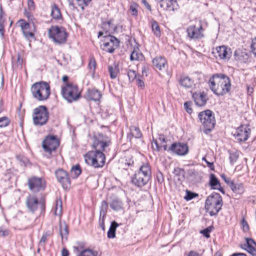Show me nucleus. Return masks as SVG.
I'll return each mask as SVG.
<instances>
[{
	"mask_svg": "<svg viewBox=\"0 0 256 256\" xmlns=\"http://www.w3.org/2000/svg\"><path fill=\"white\" fill-rule=\"evenodd\" d=\"M171 151L178 155H184L188 152V147L186 144L180 142H174L168 148V151Z\"/></svg>",
	"mask_w": 256,
	"mask_h": 256,
	"instance_id": "obj_25",
	"label": "nucleus"
},
{
	"mask_svg": "<svg viewBox=\"0 0 256 256\" xmlns=\"http://www.w3.org/2000/svg\"><path fill=\"white\" fill-rule=\"evenodd\" d=\"M55 175L58 181L64 189L66 190L70 188L71 182L67 172L62 168H59L55 172Z\"/></svg>",
	"mask_w": 256,
	"mask_h": 256,
	"instance_id": "obj_17",
	"label": "nucleus"
},
{
	"mask_svg": "<svg viewBox=\"0 0 256 256\" xmlns=\"http://www.w3.org/2000/svg\"><path fill=\"white\" fill-rule=\"evenodd\" d=\"M213 54L216 58L228 61L231 58L232 52L230 48L225 46H222L216 47Z\"/></svg>",
	"mask_w": 256,
	"mask_h": 256,
	"instance_id": "obj_18",
	"label": "nucleus"
},
{
	"mask_svg": "<svg viewBox=\"0 0 256 256\" xmlns=\"http://www.w3.org/2000/svg\"><path fill=\"white\" fill-rule=\"evenodd\" d=\"M63 84L60 88V94L68 102H72L82 97V90L74 82L70 81L69 77L64 75L62 77Z\"/></svg>",
	"mask_w": 256,
	"mask_h": 256,
	"instance_id": "obj_2",
	"label": "nucleus"
},
{
	"mask_svg": "<svg viewBox=\"0 0 256 256\" xmlns=\"http://www.w3.org/2000/svg\"><path fill=\"white\" fill-rule=\"evenodd\" d=\"M193 25V38H201L204 36V29L201 20L196 18Z\"/></svg>",
	"mask_w": 256,
	"mask_h": 256,
	"instance_id": "obj_29",
	"label": "nucleus"
},
{
	"mask_svg": "<svg viewBox=\"0 0 256 256\" xmlns=\"http://www.w3.org/2000/svg\"><path fill=\"white\" fill-rule=\"evenodd\" d=\"M142 4L150 12H152V7L146 0H141Z\"/></svg>",
	"mask_w": 256,
	"mask_h": 256,
	"instance_id": "obj_60",
	"label": "nucleus"
},
{
	"mask_svg": "<svg viewBox=\"0 0 256 256\" xmlns=\"http://www.w3.org/2000/svg\"><path fill=\"white\" fill-rule=\"evenodd\" d=\"M97 68V63L96 60L94 56H91L89 58L88 64V68L90 72L92 73L94 76L96 73V70Z\"/></svg>",
	"mask_w": 256,
	"mask_h": 256,
	"instance_id": "obj_38",
	"label": "nucleus"
},
{
	"mask_svg": "<svg viewBox=\"0 0 256 256\" xmlns=\"http://www.w3.org/2000/svg\"><path fill=\"white\" fill-rule=\"evenodd\" d=\"M223 200L220 194L217 192H212L208 196L205 202L206 212L211 216H216L222 210Z\"/></svg>",
	"mask_w": 256,
	"mask_h": 256,
	"instance_id": "obj_5",
	"label": "nucleus"
},
{
	"mask_svg": "<svg viewBox=\"0 0 256 256\" xmlns=\"http://www.w3.org/2000/svg\"><path fill=\"white\" fill-rule=\"evenodd\" d=\"M139 5L134 2H130L129 11L130 12V14L134 18H136L138 16V8Z\"/></svg>",
	"mask_w": 256,
	"mask_h": 256,
	"instance_id": "obj_45",
	"label": "nucleus"
},
{
	"mask_svg": "<svg viewBox=\"0 0 256 256\" xmlns=\"http://www.w3.org/2000/svg\"><path fill=\"white\" fill-rule=\"evenodd\" d=\"M136 82L138 87L141 90H143L144 88V83L142 80L138 78L136 79Z\"/></svg>",
	"mask_w": 256,
	"mask_h": 256,
	"instance_id": "obj_58",
	"label": "nucleus"
},
{
	"mask_svg": "<svg viewBox=\"0 0 256 256\" xmlns=\"http://www.w3.org/2000/svg\"><path fill=\"white\" fill-rule=\"evenodd\" d=\"M32 97L37 101L44 102L49 99L51 90L50 84L44 81H40L33 84L30 88Z\"/></svg>",
	"mask_w": 256,
	"mask_h": 256,
	"instance_id": "obj_3",
	"label": "nucleus"
},
{
	"mask_svg": "<svg viewBox=\"0 0 256 256\" xmlns=\"http://www.w3.org/2000/svg\"><path fill=\"white\" fill-rule=\"evenodd\" d=\"M108 208V203L104 200L102 201V202L100 214L99 218V224L103 230H105V218Z\"/></svg>",
	"mask_w": 256,
	"mask_h": 256,
	"instance_id": "obj_31",
	"label": "nucleus"
},
{
	"mask_svg": "<svg viewBox=\"0 0 256 256\" xmlns=\"http://www.w3.org/2000/svg\"><path fill=\"white\" fill-rule=\"evenodd\" d=\"M84 157L86 164L95 168L103 167L106 162V156L102 152L90 150Z\"/></svg>",
	"mask_w": 256,
	"mask_h": 256,
	"instance_id": "obj_9",
	"label": "nucleus"
},
{
	"mask_svg": "<svg viewBox=\"0 0 256 256\" xmlns=\"http://www.w3.org/2000/svg\"><path fill=\"white\" fill-rule=\"evenodd\" d=\"M50 16H51V20L62 23L64 22V19L62 14L60 8L58 6L56 3L53 2L51 4Z\"/></svg>",
	"mask_w": 256,
	"mask_h": 256,
	"instance_id": "obj_22",
	"label": "nucleus"
},
{
	"mask_svg": "<svg viewBox=\"0 0 256 256\" xmlns=\"http://www.w3.org/2000/svg\"><path fill=\"white\" fill-rule=\"evenodd\" d=\"M151 175V168L148 163L144 164L132 178V182L138 187H142L148 182Z\"/></svg>",
	"mask_w": 256,
	"mask_h": 256,
	"instance_id": "obj_7",
	"label": "nucleus"
},
{
	"mask_svg": "<svg viewBox=\"0 0 256 256\" xmlns=\"http://www.w3.org/2000/svg\"><path fill=\"white\" fill-rule=\"evenodd\" d=\"M208 86L213 93L218 96H223L231 90V80L230 78L223 74H216L210 77Z\"/></svg>",
	"mask_w": 256,
	"mask_h": 256,
	"instance_id": "obj_1",
	"label": "nucleus"
},
{
	"mask_svg": "<svg viewBox=\"0 0 256 256\" xmlns=\"http://www.w3.org/2000/svg\"><path fill=\"white\" fill-rule=\"evenodd\" d=\"M151 27L152 32L154 34L157 38H160L161 36L160 28L158 22L154 20H151Z\"/></svg>",
	"mask_w": 256,
	"mask_h": 256,
	"instance_id": "obj_40",
	"label": "nucleus"
},
{
	"mask_svg": "<svg viewBox=\"0 0 256 256\" xmlns=\"http://www.w3.org/2000/svg\"><path fill=\"white\" fill-rule=\"evenodd\" d=\"M203 198L202 194H198L193 192V200H195L196 203L202 204V199Z\"/></svg>",
	"mask_w": 256,
	"mask_h": 256,
	"instance_id": "obj_54",
	"label": "nucleus"
},
{
	"mask_svg": "<svg viewBox=\"0 0 256 256\" xmlns=\"http://www.w3.org/2000/svg\"><path fill=\"white\" fill-rule=\"evenodd\" d=\"M34 12L24 10V16L27 19L26 22L32 24V25L36 24V19L33 14Z\"/></svg>",
	"mask_w": 256,
	"mask_h": 256,
	"instance_id": "obj_41",
	"label": "nucleus"
},
{
	"mask_svg": "<svg viewBox=\"0 0 256 256\" xmlns=\"http://www.w3.org/2000/svg\"><path fill=\"white\" fill-rule=\"evenodd\" d=\"M101 47L104 50L112 53L119 46L120 41L115 36L108 34L104 37Z\"/></svg>",
	"mask_w": 256,
	"mask_h": 256,
	"instance_id": "obj_15",
	"label": "nucleus"
},
{
	"mask_svg": "<svg viewBox=\"0 0 256 256\" xmlns=\"http://www.w3.org/2000/svg\"><path fill=\"white\" fill-rule=\"evenodd\" d=\"M6 16H0V34L2 38H4L5 29L4 26L6 24Z\"/></svg>",
	"mask_w": 256,
	"mask_h": 256,
	"instance_id": "obj_47",
	"label": "nucleus"
},
{
	"mask_svg": "<svg viewBox=\"0 0 256 256\" xmlns=\"http://www.w3.org/2000/svg\"><path fill=\"white\" fill-rule=\"evenodd\" d=\"M111 208L114 210H117L119 206L117 201H113L110 204Z\"/></svg>",
	"mask_w": 256,
	"mask_h": 256,
	"instance_id": "obj_63",
	"label": "nucleus"
},
{
	"mask_svg": "<svg viewBox=\"0 0 256 256\" xmlns=\"http://www.w3.org/2000/svg\"><path fill=\"white\" fill-rule=\"evenodd\" d=\"M10 122V119L6 116L0 118V128H4L8 126Z\"/></svg>",
	"mask_w": 256,
	"mask_h": 256,
	"instance_id": "obj_50",
	"label": "nucleus"
},
{
	"mask_svg": "<svg viewBox=\"0 0 256 256\" xmlns=\"http://www.w3.org/2000/svg\"><path fill=\"white\" fill-rule=\"evenodd\" d=\"M230 160L231 164H234L235 163L238 158L239 154L238 152L236 150V151H230Z\"/></svg>",
	"mask_w": 256,
	"mask_h": 256,
	"instance_id": "obj_48",
	"label": "nucleus"
},
{
	"mask_svg": "<svg viewBox=\"0 0 256 256\" xmlns=\"http://www.w3.org/2000/svg\"><path fill=\"white\" fill-rule=\"evenodd\" d=\"M214 230V227L213 226H210L208 227L201 230L200 231V233L202 234L203 236H205L206 238H209L210 237V233Z\"/></svg>",
	"mask_w": 256,
	"mask_h": 256,
	"instance_id": "obj_49",
	"label": "nucleus"
},
{
	"mask_svg": "<svg viewBox=\"0 0 256 256\" xmlns=\"http://www.w3.org/2000/svg\"><path fill=\"white\" fill-rule=\"evenodd\" d=\"M54 214L61 218L62 214V202L61 198H57L54 205Z\"/></svg>",
	"mask_w": 256,
	"mask_h": 256,
	"instance_id": "obj_37",
	"label": "nucleus"
},
{
	"mask_svg": "<svg viewBox=\"0 0 256 256\" xmlns=\"http://www.w3.org/2000/svg\"><path fill=\"white\" fill-rule=\"evenodd\" d=\"M60 143V139L56 135L48 134L44 138L42 148L47 158H50L56 155Z\"/></svg>",
	"mask_w": 256,
	"mask_h": 256,
	"instance_id": "obj_6",
	"label": "nucleus"
},
{
	"mask_svg": "<svg viewBox=\"0 0 256 256\" xmlns=\"http://www.w3.org/2000/svg\"><path fill=\"white\" fill-rule=\"evenodd\" d=\"M48 35L55 42L63 44L66 42L68 34L64 27L52 26L48 30Z\"/></svg>",
	"mask_w": 256,
	"mask_h": 256,
	"instance_id": "obj_12",
	"label": "nucleus"
},
{
	"mask_svg": "<svg viewBox=\"0 0 256 256\" xmlns=\"http://www.w3.org/2000/svg\"><path fill=\"white\" fill-rule=\"evenodd\" d=\"M152 64L154 68L162 71L168 67V62L166 58L162 56H157L152 60Z\"/></svg>",
	"mask_w": 256,
	"mask_h": 256,
	"instance_id": "obj_26",
	"label": "nucleus"
},
{
	"mask_svg": "<svg viewBox=\"0 0 256 256\" xmlns=\"http://www.w3.org/2000/svg\"><path fill=\"white\" fill-rule=\"evenodd\" d=\"M69 254H70L69 252L66 248H62V256H68Z\"/></svg>",
	"mask_w": 256,
	"mask_h": 256,
	"instance_id": "obj_64",
	"label": "nucleus"
},
{
	"mask_svg": "<svg viewBox=\"0 0 256 256\" xmlns=\"http://www.w3.org/2000/svg\"><path fill=\"white\" fill-rule=\"evenodd\" d=\"M142 136V132L138 127L131 126L130 127V132L127 134V139L132 142L134 138H140Z\"/></svg>",
	"mask_w": 256,
	"mask_h": 256,
	"instance_id": "obj_30",
	"label": "nucleus"
},
{
	"mask_svg": "<svg viewBox=\"0 0 256 256\" xmlns=\"http://www.w3.org/2000/svg\"><path fill=\"white\" fill-rule=\"evenodd\" d=\"M46 204L45 196L42 194L39 198L34 194H30L26 197L25 201L26 208L32 214L38 212L42 214L44 213L46 210Z\"/></svg>",
	"mask_w": 256,
	"mask_h": 256,
	"instance_id": "obj_4",
	"label": "nucleus"
},
{
	"mask_svg": "<svg viewBox=\"0 0 256 256\" xmlns=\"http://www.w3.org/2000/svg\"><path fill=\"white\" fill-rule=\"evenodd\" d=\"M209 184L212 188L220 190L222 192H224L223 188L221 186L220 181L216 178V176L213 174H212L210 175Z\"/></svg>",
	"mask_w": 256,
	"mask_h": 256,
	"instance_id": "obj_34",
	"label": "nucleus"
},
{
	"mask_svg": "<svg viewBox=\"0 0 256 256\" xmlns=\"http://www.w3.org/2000/svg\"><path fill=\"white\" fill-rule=\"evenodd\" d=\"M76 1L78 6L82 9V10H84L85 8L89 5L92 0H76ZM68 2L69 6L70 8H76V6L72 0H68Z\"/></svg>",
	"mask_w": 256,
	"mask_h": 256,
	"instance_id": "obj_32",
	"label": "nucleus"
},
{
	"mask_svg": "<svg viewBox=\"0 0 256 256\" xmlns=\"http://www.w3.org/2000/svg\"><path fill=\"white\" fill-rule=\"evenodd\" d=\"M85 248L86 244L84 242H78L77 246L74 248L75 250L79 252L76 256H98L97 250Z\"/></svg>",
	"mask_w": 256,
	"mask_h": 256,
	"instance_id": "obj_20",
	"label": "nucleus"
},
{
	"mask_svg": "<svg viewBox=\"0 0 256 256\" xmlns=\"http://www.w3.org/2000/svg\"><path fill=\"white\" fill-rule=\"evenodd\" d=\"M124 164L126 166H132L134 164V160L132 157L130 156H126L124 160Z\"/></svg>",
	"mask_w": 256,
	"mask_h": 256,
	"instance_id": "obj_53",
	"label": "nucleus"
},
{
	"mask_svg": "<svg viewBox=\"0 0 256 256\" xmlns=\"http://www.w3.org/2000/svg\"><path fill=\"white\" fill-rule=\"evenodd\" d=\"M184 108L186 111L190 114L192 113V109L191 108V102H186L184 104Z\"/></svg>",
	"mask_w": 256,
	"mask_h": 256,
	"instance_id": "obj_57",
	"label": "nucleus"
},
{
	"mask_svg": "<svg viewBox=\"0 0 256 256\" xmlns=\"http://www.w3.org/2000/svg\"><path fill=\"white\" fill-rule=\"evenodd\" d=\"M167 142L164 134H159L158 138L153 139L152 142V148L157 152L168 150Z\"/></svg>",
	"mask_w": 256,
	"mask_h": 256,
	"instance_id": "obj_21",
	"label": "nucleus"
},
{
	"mask_svg": "<svg viewBox=\"0 0 256 256\" xmlns=\"http://www.w3.org/2000/svg\"><path fill=\"white\" fill-rule=\"evenodd\" d=\"M53 234V231L52 230H48L44 232L39 242L38 246L42 248H45L46 244L48 242V239L52 236Z\"/></svg>",
	"mask_w": 256,
	"mask_h": 256,
	"instance_id": "obj_35",
	"label": "nucleus"
},
{
	"mask_svg": "<svg viewBox=\"0 0 256 256\" xmlns=\"http://www.w3.org/2000/svg\"><path fill=\"white\" fill-rule=\"evenodd\" d=\"M16 25L20 27L24 38L30 42L35 38L36 32V24L32 25V24L27 22L24 18H20L17 21Z\"/></svg>",
	"mask_w": 256,
	"mask_h": 256,
	"instance_id": "obj_13",
	"label": "nucleus"
},
{
	"mask_svg": "<svg viewBox=\"0 0 256 256\" xmlns=\"http://www.w3.org/2000/svg\"><path fill=\"white\" fill-rule=\"evenodd\" d=\"M198 118L204 133L208 134L214 129L216 122L214 114L212 110H206L200 112Z\"/></svg>",
	"mask_w": 256,
	"mask_h": 256,
	"instance_id": "obj_8",
	"label": "nucleus"
},
{
	"mask_svg": "<svg viewBox=\"0 0 256 256\" xmlns=\"http://www.w3.org/2000/svg\"><path fill=\"white\" fill-rule=\"evenodd\" d=\"M144 56L140 52V50L137 49H134L132 52L130 59L131 60H142L144 58Z\"/></svg>",
	"mask_w": 256,
	"mask_h": 256,
	"instance_id": "obj_43",
	"label": "nucleus"
},
{
	"mask_svg": "<svg viewBox=\"0 0 256 256\" xmlns=\"http://www.w3.org/2000/svg\"><path fill=\"white\" fill-rule=\"evenodd\" d=\"M128 76L130 81H134L135 79H136V72L129 70L128 72Z\"/></svg>",
	"mask_w": 256,
	"mask_h": 256,
	"instance_id": "obj_52",
	"label": "nucleus"
},
{
	"mask_svg": "<svg viewBox=\"0 0 256 256\" xmlns=\"http://www.w3.org/2000/svg\"><path fill=\"white\" fill-rule=\"evenodd\" d=\"M160 6L164 10L174 11L178 8L176 0H162L160 2Z\"/></svg>",
	"mask_w": 256,
	"mask_h": 256,
	"instance_id": "obj_27",
	"label": "nucleus"
},
{
	"mask_svg": "<svg viewBox=\"0 0 256 256\" xmlns=\"http://www.w3.org/2000/svg\"><path fill=\"white\" fill-rule=\"evenodd\" d=\"M9 230L2 227L0 228V237H4L9 234Z\"/></svg>",
	"mask_w": 256,
	"mask_h": 256,
	"instance_id": "obj_56",
	"label": "nucleus"
},
{
	"mask_svg": "<svg viewBox=\"0 0 256 256\" xmlns=\"http://www.w3.org/2000/svg\"><path fill=\"white\" fill-rule=\"evenodd\" d=\"M186 194L184 196V198L186 200H190L192 199V192L186 190Z\"/></svg>",
	"mask_w": 256,
	"mask_h": 256,
	"instance_id": "obj_62",
	"label": "nucleus"
},
{
	"mask_svg": "<svg viewBox=\"0 0 256 256\" xmlns=\"http://www.w3.org/2000/svg\"><path fill=\"white\" fill-rule=\"evenodd\" d=\"M32 121L35 126H42L46 124L49 118V112L46 106L40 105L32 111Z\"/></svg>",
	"mask_w": 256,
	"mask_h": 256,
	"instance_id": "obj_11",
	"label": "nucleus"
},
{
	"mask_svg": "<svg viewBox=\"0 0 256 256\" xmlns=\"http://www.w3.org/2000/svg\"><path fill=\"white\" fill-rule=\"evenodd\" d=\"M70 176L74 178H77L82 173V168L79 164L74 166L70 171Z\"/></svg>",
	"mask_w": 256,
	"mask_h": 256,
	"instance_id": "obj_42",
	"label": "nucleus"
},
{
	"mask_svg": "<svg viewBox=\"0 0 256 256\" xmlns=\"http://www.w3.org/2000/svg\"><path fill=\"white\" fill-rule=\"evenodd\" d=\"M108 70L111 79L116 78L120 74L118 64L116 62L108 66Z\"/></svg>",
	"mask_w": 256,
	"mask_h": 256,
	"instance_id": "obj_33",
	"label": "nucleus"
},
{
	"mask_svg": "<svg viewBox=\"0 0 256 256\" xmlns=\"http://www.w3.org/2000/svg\"><path fill=\"white\" fill-rule=\"evenodd\" d=\"M60 232L62 237H63V235H67L68 233V226L66 225L64 228L60 226Z\"/></svg>",
	"mask_w": 256,
	"mask_h": 256,
	"instance_id": "obj_59",
	"label": "nucleus"
},
{
	"mask_svg": "<svg viewBox=\"0 0 256 256\" xmlns=\"http://www.w3.org/2000/svg\"><path fill=\"white\" fill-rule=\"evenodd\" d=\"M24 62V60L21 55L18 54L16 58L14 59L12 61V66L16 68H22V64Z\"/></svg>",
	"mask_w": 256,
	"mask_h": 256,
	"instance_id": "obj_46",
	"label": "nucleus"
},
{
	"mask_svg": "<svg viewBox=\"0 0 256 256\" xmlns=\"http://www.w3.org/2000/svg\"><path fill=\"white\" fill-rule=\"evenodd\" d=\"M28 186L32 192L38 193L45 190L46 182L44 178L33 176L28 179Z\"/></svg>",
	"mask_w": 256,
	"mask_h": 256,
	"instance_id": "obj_14",
	"label": "nucleus"
},
{
	"mask_svg": "<svg viewBox=\"0 0 256 256\" xmlns=\"http://www.w3.org/2000/svg\"><path fill=\"white\" fill-rule=\"evenodd\" d=\"M250 132L251 130L248 126L241 125L236 128L234 136L238 142H245L248 139Z\"/></svg>",
	"mask_w": 256,
	"mask_h": 256,
	"instance_id": "obj_19",
	"label": "nucleus"
},
{
	"mask_svg": "<svg viewBox=\"0 0 256 256\" xmlns=\"http://www.w3.org/2000/svg\"><path fill=\"white\" fill-rule=\"evenodd\" d=\"M245 242L240 244V247L252 256H256V242L254 240L245 238Z\"/></svg>",
	"mask_w": 256,
	"mask_h": 256,
	"instance_id": "obj_24",
	"label": "nucleus"
},
{
	"mask_svg": "<svg viewBox=\"0 0 256 256\" xmlns=\"http://www.w3.org/2000/svg\"><path fill=\"white\" fill-rule=\"evenodd\" d=\"M221 178L236 194L241 195L244 192V186L242 182H236L230 178H227L224 174L221 175Z\"/></svg>",
	"mask_w": 256,
	"mask_h": 256,
	"instance_id": "obj_16",
	"label": "nucleus"
},
{
	"mask_svg": "<svg viewBox=\"0 0 256 256\" xmlns=\"http://www.w3.org/2000/svg\"><path fill=\"white\" fill-rule=\"evenodd\" d=\"M28 6L27 8H24V10L32 11L34 12L36 10V6L34 0H28Z\"/></svg>",
	"mask_w": 256,
	"mask_h": 256,
	"instance_id": "obj_51",
	"label": "nucleus"
},
{
	"mask_svg": "<svg viewBox=\"0 0 256 256\" xmlns=\"http://www.w3.org/2000/svg\"><path fill=\"white\" fill-rule=\"evenodd\" d=\"M102 28L106 31V33L112 32L116 28L113 19H110L103 22L102 24Z\"/></svg>",
	"mask_w": 256,
	"mask_h": 256,
	"instance_id": "obj_36",
	"label": "nucleus"
},
{
	"mask_svg": "<svg viewBox=\"0 0 256 256\" xmlns=\"http://www.w3.org/2000/svg\"><path fill=\"white\" fill-rule=\"evenodd\" d=\"M102 97V92L95 88H88L84 94V98L88 101L98 102Z\"/></svg>",
	"mask_w": 256,
	"mask_h": 256,
	"instance_id": "obj_23",
	"label": "nucleus"
},
{
	"mask_svg": "<svg viewBox=\"0 0 256 256\" xmlns=\"http://www.w3.org/2000/svg\"><path fill=\"white\" fill-rule=\"evenodd\" d=\"M193 99L196 105L198 106H203L206 105L208 98L207 94L203 92L193 94Z\"/></svg>",
	"mask_w": 256,
	"mask_h": 256,
	"instance_id": "obj_28",
	"label": "nucleus"
},
{
	"mask_svg": "<svg viewBox=\"0 0 256 256\" xmlns=\"http://www.w3.org/2000/svg\"><path fill=\"white\" fill-rule=\"evenodd\" d=\"M182 86L186 88H189L192 86V81L190 78L187 76H182L179 80Z\"/></svg>",
	"mask_w": 256,
	"mask_h": 256,
	"instance_id": "obj_44",
	"label": "nucleus"
},
{
	"mask_svg": "<svg viewBox=\"0 0 256 256\" xmlns=\"http://www.w3.org/2000/svg\"><path fill=\"white\" fill-rule=\"evenodd\" d=\"M202 160L206 162L207 164V166L211 170H214V162H208L204 157L202 158Z\"/></svg>",
	"mask_w": 256,
	"mask_h": 256,
	"instance_id": "obj_61",
	"label": "nucleus"
},
{
	"mask_svg": "<svg viewBox=\"0 0 256 256\" xmlns=\"http://www.w3.org/2000/svg\"><path fill=\"white\" fill-rule=\"evenodd\" d=\"M92 147L96 151L104 152L108 149L112 144V139L110 136L102 133L94 134L92 138Z\"/></svg>",
	"mask_w": 256,
	"mask_h": 256,
	"instance_id": "obj_10",
	"label": "nucleus"
},
{
	"mask_svg": "<svg viewBox=\"0 0 256 256\" xmlns=\"http://www.w3.org/2000/svg\"><path fill=\"white\" fill-rule=\"evenodd\" d=\"M250 48L254 56H256V36L254 37L252 40Z\"/></svg>",
	"mask_w": 256,
	"mask_h": 256,
	"instance_id": "obj_55",
	"label": "nucleus"
},
{
	"mask_svg": "<svg viewBox=\"0 0 256 256\" xmlns=\"http://www.w3.org/2000/svg\"><path fill=\"white\" fill-rule=\"evenodd\" d=\"M120 224H119L116 221H113L112 222L110 228L107 233V236L108 238H116V229Z\"/></svg>",
	"mask_w": 256,
	"mask_h": 256,
	"instance_id": "obj_39",
	"label": "nucleus"
}]
</instances>
